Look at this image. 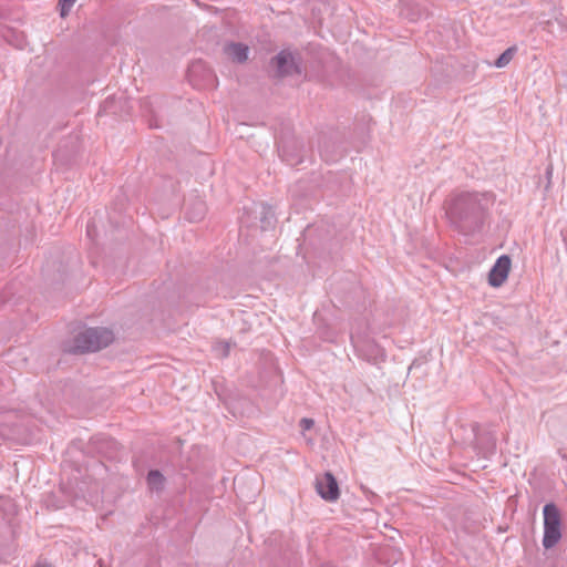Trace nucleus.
<instances>
[{"label":"nucleus","mask_w":567,"mask_h":567,"mask_svg":"<svg viewBox=\"0 0 567 567\" xmlns=\"http://www.w3.org/2000/svg\"><path fill=\"white\" fill-rule=\"evenodd\" d=\"M249 47L241 42H226L223 53L234 63L243 64L249 58Z\"/></svg>","instance_id":"obj_7"},{"label":"nucleus","mask_w":567,"mask_h":567,"mask_svg":"<svg viewBox=\"0 0 567 567\" xmlns=\"http://www.w3.org/2000/svg\"><path fill=\"white\" fill-rule=\"evenodd\" d=\"M515 53H516V47L508 48L495 61V66L496 68H504V66H506L513 60Z\"/></svg>","instance_id":"obj_11"},{"label":"nucleus","mask_w":567,"mask_h":567,"mask_svg":"<svg viewBox=\"0 0 567 567\" xmlns=\"http://www.w3.org/2000/svg\"><path fill=\"white\" fill-rule=\"evenodd\" d=\"M278 151L281 159L291 166L302 162V144L296 138L281 141Z\"/></svg>","instance_id":"obj_5"},{"label":"nucleus","mask_w":567,"mask_h":567,"mask_svg":"<svg viewBox=\"0 0 567 567\" xmlns=\"http://www.w3.org/2000/svg\"><path fill=\"white\" fill-rule=\"evenodd\" d=\"M97 450H99V452H101V453H103V452H104L103 446L97 447Z\"/></svg>","instance_id":"obj_17"},{"label":"nucleus","mask_w":567,"mask_h":567,"mask_svg":"<svg viewBox=\"0 0 567 567\" xmlns=\"http://www.w3.org/2000/svg\"><path fill=\"white\" fill-rule=\"evenodd\" d=\"M316 491L327 502H336L340 496L338 482L331 472L317 476Z\"/></svg>","instance_id":"obj_4"},{"label":"nucleus","mask_w":567,"mask_h":567,"mask_svg":"<svg viewBox=\"0 0 567 567\" xmlns=\"http://www.w3.org/2000/svg\"><path fill=\"white\" fill-rule=\"evenodd\" d=\"M207 213V206L204 200L195 198L186 204V218L192 223H197L204 219Z\"/></svg>","instance_id":"obj_8"},{"label":"nucleus","mask_w":567,"mask_h":567,"mask_svg":"<svg viewBox=\"0 0 567 567\" xmlns=\"http://www.w3.org/2000/svg\"><path fill=\"white\" fill-rule=\"evenodd\" d=\"M92 442H93L94 444H96V443H100V442H101L103 445H107V446H109V445H113V444H114V442H113V441H111V440H106V439H99V437H94V439H92Z\"/></svg>","instance_id":"obj_14"},{"label":"nucleus","mask_w":567,"mask_h":567,"mask_svg":"<svg viewBox=\"0 0 567 567\" xmlns=\"http://www.w3.org/2000/svg\"><path fill=\"white\" fill-rule=\"evenodd\" d=\"M270 68L274 69L272 78L284 79L301 75V56L298 52L284 49L270 59Z\"/></svg>","instance_id":"obj_2"},{"label":"nucleus","mask_w":567,"mask_h":567,"mask_svg":"<svg viewBox=\"0 0 567 567\" xmlns=\"http://www.w3.org/2000/svg\"><path fill=\"white\" fill-rule=\"evenodd\" d=\"M561 538L560 514L554 504L544 507V538L545 548L554 547Z\"/></svg>","instance_id":"obj_3"},{"label":"nucleus","mask_w":567,"mask_h":567,"mask_svg":"<svg viewBox=\"0 0 567 567\" xmlns=\"http://www.w3.org/2000/svg\"><path fill=\"white\" fill-rule=\"evenodd\" d=\"M75 1L76 0H59L60 16L62 18H65L70 13Z\"/></svg>","instance_id":"obj_12"},{"label":"nucleus","mask_w":567,"mask_h":567,"mask_svg":"<svg viewBox=\"0 0 567 567\" xmlns=\"http://www.w3.org/2000/svg\"><path fill=\"white\" fill-rule=\"evenodd\" d=\"M463 208H474V204L467 196H460L456 198L454 204L449 208L447 213L454 221H461L463 219Z\"/></svg>","instance_id":"obj_9"},{"label":"nucleus","mask_w":567,"mask_h":567,"mask_svg":"<svg viewBox=\"0 0 567 567\" xmlns=\"http://www.w3.org/2000/svg\"><path fill=\"white\" fill-rule=\"evenodd\" d=\"M512 261L506 255L501 256L488 274V284L492 287H501L508 278Z\"/></svg>","instance_id":"obj_6"},{"label":"nucleus","mask_w":567,"mask_h":567,"mask_svg":"<svg viewBox=\"0 0 567 567\" xmlns=\"http://www.w3.org/2000/svg\"><path fill=\"white\" fill-rule=\"evenodd\" d=\"M224 354H225V355H227V354H228V348H226V349H225V353H224Z\"/></svg>","instance_id":"obj_18"},{"label":"nucleus","mask_w":567,"mask_h":567,"mask_svg":"<svg viewBox=\"0 0 567 567\" xmlns=\"http://www.w3.org/2000/svg\"><path fill=\"white\" fill-rule=\"evenodd\" d=\"M34 567H50V565L45 564V563L44 564L39 563Z\"/></svg>","instance_id":"obj_15"},{"label":"nucleus","mask_w":567,"mask_h":567,"mask_svg":"<svg viewBox=\"0 0 567 567\" xmlns=\"http://www.w3.org/2000/svg\"><path fill=\"white\" fill-rule=\"evenodd\" d=\"M315 425V421L312 419L303 417L300 420V427L303 431L310 430Z\"/></svg>","instance_id":"obj_13"},{"label":"nucleus","mask_w":567,"mask_h":567,"mask_svg":"<svg viewBox=\"0 0 567 567\" xmlns=\"http://www.w3.org/2000/svg\"><path fill=\"white\" fill-rule=\"evenodd\" d=\"M114 340V333L111 329L104 327L87 328L74 337L71 353L95 352L106 348Z\"/></svg>","instance_id":"obj_1"},{"label":"nucleus","mask_w":567,"mask_h":567,"mask_svg":"<svg viewBox=\"0 0 567 567\" xmlns=\"http://www.w3.org/2000/svg\"><path fill=\"white\" fill-rule=\"evenodd\" d=\"M165 476L158 470H151L147 473L146 482L148 488L153 492L159 493L165 486Z\"/></svg>","instance_id":"obj_10"},{"label":"nucleus","mask_w":567,"mask_h":567,"mask_svg":"<svg viewBox=\"0 0 567 567\" xmlns=\"http://www.w3.org/2000/svg\"><path fill=\"white\" fill-rule=\"evenodd\" d=\"M87 235L91 236V227L87 226Z\"/></svg>","instance_id":"obj_16"}]
</instances>
